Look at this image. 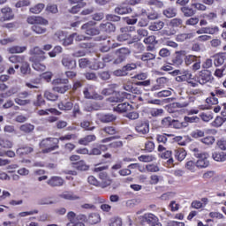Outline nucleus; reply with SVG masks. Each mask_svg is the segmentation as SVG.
Wrapping results in <instances>:
<instances>
[{
  "label": "nucleus",
  "mask_w": 226,
  "mask_h": 226,
  "mask_svg": "<svg viewBox=\"0 0 226 226\" xmlns=\"http://www.w3.org/2000/svg\"><path fill=\"white\" fill-rule=\"evenodd\" d=\"M49 186H63L64 185V180L60 177H53L48 181Z\"/></svg>",
  "instance_id": "19"
},
{
  "label": "nucleus",
  "mask_w": 226,
  "mask_h": 226,
  "mask_svg": "<svg viewBox=\"0 0 226 226\" xmlns=\"http://www.w3.org/2000/svg\"><path fill=\"white\" fill-rule=\"evenodd\" d=\"M33 215H38V210H32L28 212H21L18 214L19 218H26V216H31Z\"/></svg>",
  "instance_id": "59"
},
{
  "label": "nucleus",
  "mask_w": 226,
  "mask_h": 226,
  "mask_svg": "<svg viewBox=\"0 0 226 226\" xmlns=\"http://www.w3.org/2000/svg\"><path fill=\"white\" fill-rule=\"evenodd\" d=\"M181 10L185 17H192V15H195V11L188 7H183Z\"/></svg>",
  "instance_id": "60"
},
{
  "label": "nucleus",
  "mask_w": 226,
  "mask_h": 226,
  "mask_svg": "<svg viewBox=\"0 0 226 226\" xmlns=\"http://www.w3.org/2000/svg\"><path fill=\"white\" fill-rule=\"evenodd\" d=\"M162 126H163V128H169V126H172V118L165 117L164 119H162Z\"/></svg>",
  "instance_id": "62"
},
{
  "label": "nucleus",
  "mask_w": 226,
  "mask_h": 226,
  "mask_svg": "<svg viewBox=\"0 0 226 226\" xmlns=\"http://www.w3.org/2000/svg\"><path fill=\"white\" fill-rule=\"evenodd\" d=\"M79 68H90L91 70H98L100 68H103V64H91L87 58H80L79 60Z\"/></svg>",
  "instance_id": "9"
},
{
  "label": "nucleus",
  "mask_w": 226,
  "mask_h": 226,
  "mask_svg": "<svg viewBox=\"0 0 226 226\" xmlns=\"http://www.w3.org/2000/svg\"><path fill=\"white\" fill-rule=\"evenodd\" d=\"M30 61L33 63L32 66L34 70H36V72H45V64L36 61L34 57H30Z\"/></svg>",
  "instance_id": "22"
},
{
  "label": "nucleus",
  "mask_w": 226,
  "mask_h": 226,
  "mask_svg": "<svg viewBox=\"0 0 226 226\" xmlns=\"http://www.w3.org/2000/svg\"><path fill=\"white\" fill-rule=\"evenodd\" d=\"M59 139L56 138H50L43 139L41 144L40 147L42 149V153H50V151H56L59 146Z\"/></svg>",
  "instance_id": "2"
},
{
  "label": "nucleus",
  "mask_w": 226,
  "mask_h": 226,
  "mask_svg": "<svg viewBox=\"0 0 226 226\" xmlns=\"http://www.w3.org/2000/svg\"><path fill=\"white\" fill-rule=\"evenodd\" d=\"M202 19H207V20H209L210 22H213V20L216 19L218 15L215 12L210 13H204L201 15Z\"/></svg>",
  "instance_id": "50"
},
{
  "label": "nucleus",
  "mask_w": 226,
  "mask_h": 226,
  "mask_svg": "<svg viewBox=\"0 0 226 226\" xmlns=\"http://www.w3.org/2000/svg\"><path fill=\"white\" fill-rule=\"evenodd\" d=\"M49 112L51 114H59V111L56 109H41L38 111L39 116H49Z\"/></svg>",
  "instance_id": "52"
},
{
  "label": "nucleus",
  "mask_w": 226,
  "mask_h": 226,
  "mask_svg": "<svg viewBox=\"0 0 226 226\" xmlns=\"http://www.w3.org/2000/svg\"><path fill=\"white\" fill-rule=\"evenodd\" d=\"M0 146L4 149H11L13 147V143L10 139H0Z\"/></svg>",
  "instance_id": "43"
},
{
  "label": "nucleus",
  "mask_w": 226,
  "mask_h": 226,
  "mask_svg": "<svg viewBox=\"0 0 226 226\" xmlns=\"http://www.w3.org/2000/svg\"><path fill=\"white\" fill-rule=\"evenodd\" d=\"M138 160L139 162H143L144 163H149L151 162H154V160H156V157L153 154H142L138 157Z\"/></svg>",
  "instance_id": "24"
},
{
  "label": "nucleus",
  "mask_w": 226,
  "mask_h": 226,
  "mask_svg": "<svg viewBox=\"0 0 226 226\" xmlns=\"http://www.w3.org/2000/svg\"><path fill=\"white\" fill-rule=\"evenodd\" d=\"M71 4L74 5L71 10V13H79L80 11V8H84L86 6V3L83 0H69Z\"/></svg>",
  "instance_id": "12"
},
{
  "label": "nucleus",
  "mask_w": 226,
  "mask_h": 226,
  "mask_svg": "<svg viewBox=\"0 0 226 226\" xmlns=\"http://www.w3.org/2000/svg\"><path fill=\"white\" fill-rule=\"evenodd\" d=\"M137 33H138V37H135L133 39L134 41H139L142 40V38H146V36H147L149 34V32H147V30H146L144 28L138 29Z\"/></svg>",
  "instance_id": "31"
},
{
  "label": "nucleus",
  "mask_w": 226,
  "mask_h": 226,
  "mask_svg": "<svg viewBox=\"0 0 226 226\" xmlns=\"http://www.w3.org/2000/svg\"><path fill=\"white\" fill-rule=\"evenodd\" d=\"M1 13L3 15L4 20H13L15 14L13 13V10L10 7H4L1 10Z\"/></svg>",
  "instance_id": "15"
},
{
  "label": "nucleus",
  "mask_w": 226,
  "mask_h": 226,
  "mask_svg": "<svg viewBox=\"0 0 226 226\" xmlns=\"http://www.w3.org/2000/svg\"><path fill=\"white\" fill-rule=\"evenodd\" d=\"M46 10L49 11V13H57V11H59L56 4H48Z\"/></svg>",
  "instance_id": "64"
},
{
  "label": "nucleus",
  "mask_w": 226,
  "mask_h": 226,
  "mask_svg": "<svg viewBox=\"0 0 226 226\" xmlns=\"http://www.w3.org/2000/svg\"><path fill=\"white\" fill-rule=\"evenodd\" d=\"M100 220V215L98 214H91L88 217V222L92 224L99 223Z\"/></svg>",
  "instance_id": "49"
},
{
  "label": "nucleus",
  "mask_w": 226,
  "mask_h": 226,
  "mask_svg": "<svg viewBox=\"0 0 226 226\" xmlns=\"http://www.w3.org/2000/svg\"><path fill=\"white\" fill-rule=\"evenodd\" d=\"M150 115L152 117H160V116H163V109H152L150 110Z\"/></svg>",
  "instance_id": "53"
},
{
  "label": "nucleus",
  "mask_w": 226,
  "mask_h": 226,
  "mask_svg": "<svg viewBox=\"0 0 226 226\" xmlns=\"http://www.w3.org/2000/svg\"><path fill=\"white\" fill-rule=\"evenodd\" d=\"M21 132H25V133H29L34 130V125L30 124H25L20 126Z\"/></svg>",
  "instance_id": "51"
},
{
  "label": "nucleus",
  "mask_w": 226,
  "mask_h": 226,
  "mask_svg": "<svg viewBox=\"0 0 226 226\" xmlns=\"http://www.w3.org/2000/svg\"><path fill=\"white\" fill-rule=\"evenodd\" d=\"M191 38H193V35L192 34H180L177 35V41H186V40H190Z\"/></svg>",
  "instance_id": "44"
},
{
  "label": "nucleus",
  "mask_w": 226,
  "mask_h": 226,
  "mask_svg": "<svg viewBox=\"0 0 226 226\" xmlns=\"http://www.w3.org/2000/svg\"><path fill=\"white\" fill-rule=\"evenodd\" d=\"M24 58L25 56H11L9 57V61L14 64H17L18 63L20 64V63H24Z\"/></svg>",
  "instance_id": "45"
},
{
  "label": "nucleus",
  "mask_w": 226,
  "mask_h": 226,
  "mask_svg": "<svg viewBox=\"0 0 226 226\" xmlns=\"http://www.w3.org/2000/svg\"><path fill=\"white\" fill-rule=\"evenodd\" d=\"M60 197L62 199H65L66 200H79V199H80L79 196H75L72 192H63L60 194Z\"/></svg>",
  "instance_id": "32"
},
{
  "label": "nucleus",
  "mask_w": 226,
  "mask_h": 226,
  "mask_svg": "<svg viewBox=\"0 0 226 226\" xmlns=\"http://www.w3.org/2000/svg\"><path fill=\"white\" fill-rule=\"evenodd\" d=\"M73 40H75V34H71L66 36L64 39V41L62 42V45H64V47H68L70 45H72L73 43Z\"/></svg>",
  "instance_id": "40"
},
{
  "label": "nucleus",
  "mask_w": 226,
  "mask_h": 226,
  "mask_svg": "<svg viewBox=\"0 0 226 226\" xmlns=\"http://www.w3.org/2000/svg\"><path fill=\"white\" fill-rule=\"evenodd\" d=\"M196 167L198 169H206L209 167V154L207 153H200L197 155Z\"/></svg>",
  "instance_id": "6"
},
{
  "label": "nucleus",
  "mask_w": 226,
  "mask_h": 226,
  "mask_svg": "<svg viewBox=\"0 0 226 226\" xmlns=\"http://www.w3.org/2000/svg\"><path fill=\"white\" fill-rule=\"evenodd\" d=\"M44 97L46 100H49V102H56V100H57V95L52 94L50 91H45Z\"/></svg>",
  "instance_id": "54"
},
{
  "label": "nucleus",
  "mask_w": 226,
  "mask_h": 226,
  "mask_svg": "<svg viewBox=\"0 0 226 226\" xmlns=\"http://www.w3.org/2000/svg\"><path fill=\"white\" fill-rule=\"evenodd\" d=\"M101 31H105L106 33H112L116 31V26L112 23H106L100 25Z\"/></svg>",
  "instance_id": "26"
},
{
  "label": "nucleus",
  "mask_w": 226,
  "mask_h": 226,
  "mask_svg": "<svg viewBox=\"0 0 226 226\" xmlns=\"http://www.w3.org/2000/svg\"><path fill=\"white\" fill-rule=\"evenodd\" d=\"M100 120L102 123H112V121H116V116L112 114L103 115L102 117H100Z\"/></svg>",
  "instance_id": "39"
},
{
  "label": "nucleus",
  "mask_w": 226,
  "mask_h": 226,
  "mask_svg": "<svg viewBox=\"0 0 226 226\" xmlns=\"http://www.w3.org/2000/svg\"><path fill=\"white\" fill-rule=\"evenodd\" d=\"M94 26H96L95 22L89 21L84 24L81 26V29L86 33V34H88V36H96V34H100V29L94 27Z\"/></svg>",
  "instance_id": "4"
},
{
  "label": "nucleus",
  "mask_w": 226,
  "mask_h": 226,
  "mask_svg": "<svg viewBox=\"0 0 226 226\" xmlns=\"http://www.w3.org/2000/svg\"><path fill=\"white\" fill-rule=\"evenodd\" d=\"M58 109L60 110H72V109H73V102H60L58 104Z\"/></svg>",
  "instance_id": "33"
},
{
  "label": "nucleus",
  "mask_w": 226,
  "mask_h": 226,
  "mask_svg": "<svg viewBox=\"0 0 226 226\" xmlns=\"http://www.w3.org/2000/svg\"><path fill=\"white\" fill-rule=\"evenodd\" d=\"M94 140H96V136L88 135L83 139H80L79 140V144H80L81 146H87V144H89L90 142H94Z\"/></svg>",
  "instance_id": "25"
},
{
  "label": "nucleus",
  "mask_w": 226,
  "mask_h": 226,
  "mask_svg": "<svg viewBox=\"0 0 226 226\" xmlns=\"http://www.w3.org/2000/svg\"><path fill=\"white\" fill-rule=\"evenodd\" d=\"M62 64L67 68V70H73V68L77 66V63L67 55H64Z\"/></svg>",
  "instance_id": "11"
},
{
  "label": "nucleus",
  "mask_w": 226,
  "mask_h": 226,
  "mask_svg": "<svg viewBox=\"0 0 226 226\" xmlns=\"http://www.w3.org/2000/svg\"><path fill=\"white\" fill-rule=\"evenodd\" d=\"M225 60H226V56L224 54L216 55L214 61V64L215 66H222V64L225 63Z\"/></svg>",
  "instance_id": "28"
},
{
  "label": "nucleus",
  "mask_w": 226,
  "mask_h": 226,
  "mask_svg": "<svg viewBox=\"0 0 226 226\" xmlns=\"http://www.w3.org/2000/svg\"><path fill=\"white\" fill-rule=\"evenodd\" d=\"M68 89H70V87L67 85H60V86L54 87V90L56 93H61L62 94L66 93V91H68Z\"/></svg>",
  "instance_id": "55"
},
{
  "label": "nucleus",
  "mask_w": 226,
  "mask_h": 226,
  "mask_svg": "<svg viewBox=\"0 0 226 226\" xmlns=\"http://www.w3.org/2000/svg\"><path fill=\"white\" fill-rule=\"evenodd\" d=\"M185 169L191 170V172H195V170H197V162H194L193 161L187 162L185 163Z\"/></svg>",
  "instance_id": "48"
},
{
  "label": "nucleus",
  "mask_w": 226,
  "mask_h": 226,
  "mask_svg": "<svg viewBox=\"0 0 226 226\" xmlns=\"http://www.w3.org/2000/svg\"><path fill=\"white\" fill-rule=\"evenodd\" d=\"M73 167L78 170H87V169H89V166H87L84 161H79L76 163H73Z\"/></svg>",
  "instance_id": "38"
},
{
  "label": "nucleus",
  "mask_w": 226,
  "mask_h": 226,
  "mask_svg": "<svg viewBox=\"0 0 226 226\" xmlns=\"http://www.w3.org/2000/svg\"><path fill=\"white\" fill-rule=\"evenodd\" d=\"M27 23L34 24V26H36V24H41V26H47V24H49V21H47V19L41 17L31 16L27 18Z\"/></svg>",
  "instance_id": "14"
},
{
  "label": "nucleus",
  "mask_w": 226,
  "mask_h": 226,
  "mask_svg": "<svg viewBox=\"0 0 226 226\" xmlns=\"http://www.w3.org/2000/svg\"><path fill=\"white\" fill-rule=\"evenodd\" d=\"M170 26H172V27H182L183 26V19H173L170 20Z\"/></svg>",
  "instance_id": "56"
},
{
  "label": "nucleus",
  "mask_w": 226,
  "mask_h": 226,
  "mask_svg": "<svg viewBox=\"0 0 226 226\" xmlns=\"http://www.w3.org/2000/svg\"><path fill=\"white\" fill-rule=\"evenodd\" d=\"M146 169L147 172H158L160 170V168L154 164H147Z\"/></svg>",
  "instance_id": "63"
},
{
  "label": "nucleus",
  "mask_w": 226,
  "mask_h": 226,
  "mask_svg": "<svg viewBox=\"0 0 226 226\" xmlns=\"http://www.w3.org/2000/svg\"><path fill=\"white\" fill-rule=\"evenodd\" d=\"M31 56H35V57H39L40 61H45L47 57L45 56V52L40 49L39 47L33 48L30 50Z\"/></svg>",
  "instance_id": "16"
},
{
  "label": "nucleus",
  "mask_w": 226,
  "mask_h": 226,
  "mask_svg": "<svg viewBox=\"0 0 226 226\" xmlns=\"http://www.w3.org/2000/svg\"><path fill=\"white\" fill-rule=\"evenodd\" d=\"M212 158L215 162H226V153L225 152H215L212 154Z\"/></svg>",
  "instance_id": "23"
},
{
  "label": "nucleus",
  "mask_w": 226,
  "mask_h": 226,
  "mask_svg": "<svg viewBox=\"0 0 226 226\" xmlns=\"http://www.w3.org/2000/svg\"><path fill=\"white\" fill-rule=\"evenodd\" d=\"M115 13H117L118 15H126V13H132V8L126 4H122L115 9Z\"/></svg>",
  "instance_id": "17"
},
{
  "label": "nucleus",
  "mask_w": 226,
  "mask_h": 226,
  "mask_svg": "<svg viewBox=\"0 0 226 226\" xmlns=\"http://www.w3.org/2000/svg\"><path fill=\"white\" fill-rule=\"evenodd\" d=\"M69 222L66 226H86L84 222H87V217L85 215H77L74 212H69L67 214Z\"/></svg>",
  "instance_id": "1"
},
{
  "label": "nucleus",
  "mask_w": 226,
  "mask_h": 226,
  "mask_svg": "<svg viewBox=\"0 0 226 226\" xmlns=\"http://www.w3.org/2000/svg\"><path fill=\"white\" fill-rule=\"evenodd\" d=\"M191 137L193 139H200V137H204V132L200 130H195L191 132Z\"/></svg>",
  "instance_id": "61"
},
{
  "label": "nucleus",
  "mask_w": 226,
  "mask_h": 226,
  "mask_svg": "<svg viewBox=\"0 0 226 226\" xmlns=\"http://www.w3.org/2000/svg\"><path fill=\"white\" fill-rule=\"evenodd\" d=\"M130 56V49L126 48H122L117 51V58L115 60V64H119Z\"/></svg>",
  "instance_id": "7"
},
{
  "label": "nucleus",
  "mask_w": 226,
  "mask_h": 226,
  "mask_svg": "<svg viewBox=\"0 0 226 226\" xmlns=\"http://www.w3.org/2000/svg\"><path fill=\"white\" fill-rule=\"evenodd\" d=\"M132 105H130V103L124 102V103L118 104L116 108H114V110L123 114V112H128V110H132Z\"/></svg>",
  "instance_id": "18"
},
{
  "label": "nucleus",
  "mask_w": 226,
  "mask_h": 226,
  "mask_svg": "<svg viewBox=\"0 0 226 226\" xmlns=\"http://www.w3.org/2000/svg\"><path fill=\"white\" fill-rule=\"evenodd\" d=\"M164 23L162 21H158L153 23L150 26L149 29L150 31H160L161 29H163Z\"/></svg>",
  "instance_id": "41"
},
{
  "label": "nucleus",
  "mask_w": 226,
  "mask_h": 226,
  "mask_svg": "<svg viewBox=\"0 0 226 226\" xmlns=\"http://www.w3.org/2000/svg\"><path fill=\"white\" fill-rule=\"evenodd\" d=\"M26 47H20V46H14V47H11V48H8V52L10 54H20L24 51H26Z\"/></svg>",
  "instance_id": "30"
},
{
  "label": "nucleus",
  "mask_w": 226,
  "mask_h": 226,
  "mask_svg": "<svg viewBox=\"0 0 226 226\" xmlns=\"http://www.w3.org/2000/svg\"><path fill=\"white\" fill-rule=\"evenodd\" d=\"M177 79V80H186L188 82V80H192L193 79V75L192 72L185 71L182 76L178 77Z\"/></svg>",
  "instance_id": "46"
},
{
  "label": "nucleus",
  "mask_w": 226,
  "mask_h": 226,
  "mask_svg": "<svg viewBox=\"0 0 226 226\" xmlns=\"http://www.w3.org/2000/svg\"><path fill=\"white\" fill-rule=\"evenodd\" d=\"M220 29L216 26H211L207 27H202L197 30V34H216Z\"/></svg>",
  "instance_id": "10"
},
{
  "label": "nucleus",
  "mask_w": 226,
  "mask_h": 226,
  "mask_svg": "<svg viewBox=\"0 0 226 226\" xmlns=\"http://www.w3.org/2000/svg\"><path fill=\"white\" fill-rule=\"evenodd\" d=\"M41 24H36L32 26V30L34 33H36V34H43L47 33V28L40 26Z\"/></svg>",
  "instance_id": "35"
},
{
  "label": "nucleus",
  "mask_w": 226,
  "mask_h": 226,
  "mask_svg": "<svg viewBox=\"0 0 226 226\" xmlns=\"http://www.w3.org/2000/svg\"><path fill=\"white\" fill-rule=\"evenodd\" d=\"M197 82L201 86L204 84H211L213 82V75L208 70L200 71L197 75Z\"/></svg>",
  "instance_id": "3"
},
{
  "label": "nucleus",
  "mask_w": 226,
  "mask_h": 226,
  "mask_svg": "<svg viewBox=\"0 0 226 226\" xmlns=\"http://www.w3.org/2000/svg\"><path fill=\"white\" fill-rule=\"evenodd\" d=\"M29 153H33V148L31 147H20L17 150V154H19V156L29 154Z\"/></svg>",
  "instance_id": "37"
},
{
  "label": "nucleus",
  "mask_w": 226,
  "mask_h": 226,
  "mask_svg": "<svg viewBox=\"0 0 226 226\" xmlns=\"http://www.w3.org/2000/svg\"><path fill=\"white\" fill-rule=\"evenodd\" d=\"M124 98H128V94L126 93H117L116 94V98L111 97L109 98V102H123Z\"/></svg>",
  "instance_id": "34"
},
{
  "label": "nucleus",
  "mask_w": 226,
  "mask_h": 226,
  "mask_svg": "<svg viewBox=\"0 0 226 226\" xmlns=\"http://www.w3.org/2000/svg\"><path fill=\"white\" fill-rule=\"evenodd\" d=\"M136 132L141 135H146L149 133V123L148 122H139L136 125Z\"/></svg>",
  "instance_id": "13"
},
{
  "label": "nucleus",
  "mask_w": 226,
  "mask_h": 226,
  "mask_svg": "<svg viewBox=\"0 0 226 226\" xmlns=\"http://www.w3.org/2000/svg\"><path fill=\"white\" fill-rule=\"evenodd\" d=\"M171 126H173V128H177V130H179L181 128H186V126H188V123L185 121L179 122L178 120H172Z\"/></svg>",
  "instance_id": "36"
},
{
  "label": "nucleus",
  "mask_w": 226,
  "mask_h": 226,
  "mask_svg": "<svg viewBox=\"0 0 226 226\" xmlns=\"http://www.w3.org/2000/svg\"><path fill=\"white\" fill-rule=\"evenodd\" d=\"M140 59L144 61V63H149V61H154V59H156V55L147 52L141 55Z\"/></svg>",
  "instance_id": "27"
},
{
  "label": "nucleus",
  "mask_w": 226,
  "mask_h": 226,
  "mask_svg": "<svg viewBox=\"0 0 226 226\" xmlns=\"http://www.w3.org/2000/svg\"><path fill=\"white\" fill-rule=\"evenodd\" d=\"M44 8H45V4H38L35 6L30 8V11L31 13L38 14V13H41Z\"/></svg>",
  "instance_id": "42"
},
{
  "label": "nucleus",
  "mask_w": 226,
  "mask_h": 226,
  "mask_svg": "<svg viewBox=\"0 0 226 226\" xmlns=\"http://www.w3.org/2000/svg\"><path fill=\"white\" fill-rule=\"evenodd\" d=\"M143 221L147 222V223L151 226H162L158 217L153 214H145L143 215Z\"/></svg>",
  "instance_id": "8"
},
{
  "label": "nucleus",
  "mask_w": 226,
  "mask_h": 226,
  "mask_svg": "<svg viewBox=\"0 0 226 226\" xmlns=\"http://www.w3.org/2000/svg\"><path fill=\"white\" fill-rule=\"evenodd\" d=\"M19 64H21L20 72L22 73V75H29V73H31V66L29 65V63L26 61V57Z\"/></svg>",
  "instance_id": "20"
},
{
  "label": "nucleus",
  "mask_w": 226,
  "mask_h": 226,
  "mask_svg": "<svg viewBox=\"0 0 226 226\" xmlns=\"http://www.w3.org/2000/svg\"><path fill=\"white\" fill-rule=\"evenodd\" d=\"M85 98L88 100H103V96L96 93L93 86H87L83 91Z\"/></svg>",
  "instance_id": "5"
},
{
  "label": "nucleus",
  "mask_w": 226,
  "mask_h": 226,
  "mask_svg": "<svg viewBox=\"0 0 226 226\" xmlns=\"http://www.w3.org/2000/svg\"><path fill=\"white\" fill-rule=\"evenodd\" d=\"M200 117L202 121L208 123V121H211V119H213V112L211 111L203 112L201 113Z\"/></svg>",
  "instance_id": "47"
},
{
  "label": "nucleus",
  "mask_w": 226,
  "mask_h": 226,
  "mask_svg": "<svg viewBox=\"0 0 226 226\" xmlns=\"http://www.w3.org/2000/svg\"><path fill=\"white\" fill-rule=\"evenodd\" d=\"M206 102L211 105H216L218 103V98L214 93H211V96L206 99Z\"/></svg>",
  "instance_id": "57"
},
{
  "label": "nucleus",
  "mask_w": 226,
  "mask_h": 226,
  "mask_svg": "<svg viewBox=\"0 0 226 226\" xmlns=\"http://www.w3.org/2000/svg\"><path fill=\"white\" fill-rule=\"evenodd\" d=\"M163 15L166 16L167 19H172V17L177 15V11L175 8L170 7L163 11Z\"/></svg>",
  "instance_id": "29"
},
{
  "label": "nucleus",
  "mask_w": 226,
  "mask_h": 226,
  "mask_svg": "<svg viewBox=\"0 0 226 226\" xmlns=\"http://www.w3.org/2000/svg\"><path fill=\"white\" fill-rule=\"evenodd\" d=\"M175 158L178 162H183L186 158V150L185 148H177L175 150Z\"/></svg>",
  "instance_id": "21"
},
{
  "label": "nucleus",
  "mask_w": 226,
  "mask_h": 226,
  "mask_svg": "<svg viewBox=\"0 0 226 226\" xmlns=\"http://www.w3.org/2000/svg\"><path fill=\"white\" fill-rule=\"evenodd\" d=\"M201 142L203 144H206L207 146H211V145L215 144V137L207 136L206 138L201 139Z\"/></svg>",
  "instance_id": "58"
}]
</instances>
